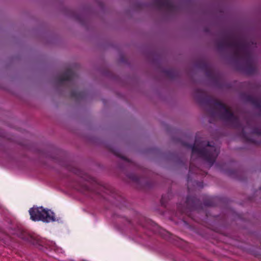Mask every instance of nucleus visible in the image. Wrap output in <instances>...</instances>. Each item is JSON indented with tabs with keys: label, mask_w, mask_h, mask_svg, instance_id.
I'll list each match as a JSON object with an SVG mask.
<instances>
[{
	"label": "nucleus",
	"mask_w": 261,
	"mask_h": 261,
	"mask_svg": "<svg viewBox=\"0 0 261 261\" xmlns=\"http://www.w3.org/2000/svg\"><path fill=\"white\" fill-rule=\"evenodd\" d=\"M166 75L171 79H175L178 75V72L174 69H169L164 71Z\"/></svg>",
	"instance_id": "9d476101"
},
{
	"label": "nucleus",
	"mask_w": 261,
	"mask_h": 261,
	"mask_svg": "<svg viewBox=\"0 0 261 261\" xmlns=\"http://www.w3.org/2000/svg\"><path fill=\"white\" fill-rule=\"evenodd\" d=\"M237 39H240V40H243L244 41H246V40L244 39H243V38L240 37L238 36H236L232 33H230L228 32H223L222 33H221V38L220 39L217 40V46L219 49H222L224 48L225 47L231 48L233 49V56L236 59V62H237V60H240V59L242 60L243 61V60L242 59V58L241 57L237 58L235 56V55H234V52L236 50L235 47H234L233 46H228L227 45H225L223 47H220L219 45V43L220 41H223L232 42L234 41V40H237Z\"/></svg>",
	"instance_id": "423d86ee"
},
{
	"label": "nucleus",
	"mask_w": 261,
	"mask_h": 261,
	"mask_svg": "<svg viewBox=\"0 0 261 261\" xmlns=\"http://www.w3.org/2000/svg\"><path fill=\"white\" fill-rule=\"evenodd\" d=\"M194 96L199 103L210 107L207 112L211 117L219 118L228 123L231 127L241 128L240 136L245 142L261 145V128L252 126L249 121H247L246 126L242 127L239 118L234 114L230 108L207 95L202 89H196Z\"/></svg>",
	"instance_id": "f257e3e1"
},
{
	"label": "nucleus",
	"mask_w": 261,
	"mask_h": 261,
	"mask_svg": "<svg viewBox=\"0 0 261 261\" xmlns=\"http://www.w3.org/2000/svg\"><path fill=\"white\" fill-rule=\"evenodd\" d=\"M225 45L235 47V56L237 58L241 57L243 60L244 63L243 65L238 66V70L242 71L248 75H253L255 73L256 68L254 65V59L246 41L237 39L232 42L223 41H220L219 43L220 47H223Z\"/></svg>",
	"instance_id": "7ed1b4c3"
},
{
	"label": "nucleus",
	"mask_w": 261,
	"mask_h": 261,
	"mask_svg": "<svg viewBox=\"0 0 261 261\" xmlns=\"http://www.w3.org/2000/svg\"><path fill=\"white\" fill-rule=\"evenodd\" d=\"M166 202V200L165 198V195H162L161 199V202L162 205L165 206V203Z\"/></svg>",
	"instance_id": "4468645a"
},
{
	"label": "nucleus",
	"mask_w": 261,
	"mask_h": 261,
	"mask_svg": "<svg viewBox=\"0 0 261 261\" xmlns=\"http://www.w3.org/2000/svg\"><path fill=\"white\" fill-rule=\"evenodd\" d=\"M85 96V92L83 91H77L73 90L71 92V96L76 99L83 98Z\"/></svg>",
	"instance_id": "9b49d317"
},
{
	"label": "nucleus",
	"mask_w": 261,
	"mask_h": 261,
	"mask_svg": "<svg viewBox=\"0 0 261 261\" xmlns=\"http://www.w3.org/2000/svg\"><path fill=\"white\" fill-rule=\"evenodd\" d=\"M115 154H116L117 156H119L120 158H121L124 161H126L128 164H129L130 165H133L134 164V163L130 162L128 159H127L126 158L120 155L119 154L114 152Z\"/></svg>",
	"instance_id": "ddd939ff"
},
{
	"label": "nucleus",
	"mask_w": 261,
	"mask_h": 261,
	"mask_svg": "<svg viewBox=\"0 0 261 261\" xmlns=\"http://www.w3.org/2000/svg\"><path fill=\"white\" fill-rule=\"evenodd\" d=\"M197 66L202 69L205 73L206 75L208 77H213L214 75V72L211 65L204 61H200Z\"/></svg>",
	"instance_id": "1a4fd4ad"
},
{
	"label": "nucleus",
	"mask_w": 261,
	"mask_h": 261,
	"mask_svg": "<svg viewBox=\"0 0 261 261\" xmlns=\"http://www.w3.org/2000/svg\"><path fill=\"white\" fill-rule=\"evenodd\" d=\"M166 232L169 235V236H170L171 235V233L169 232H167V231H166Z\"/></svg>",
	"instance_id": "dca6fc26"
},
{
	"label": "nucleus",
	"mask_w": 261,
	"mask_h": 261,
	"mask_svg": "<svg viewBox=\"0 0 261 261\" xmlns=\"http://www.w3.org/2000/svg\"><path fill=\"white\" fill-rule=\"evenodd\" d=\"M197 157V160H198V157H197V156H196Z\"/></svg>",
	"instance_id": "f3484780"
},
{
	"label": "nucleus",
	"mask_w": 261,
	"mask_h": 261,
	"mask_svg": "<svg viewBox=\"0 0 261 261\" xmlns=\"http://www.w3.org/2000/svg\"><path fill=\"white\" fill-rule=\"evenodd\" d=\"M29 213L31 219L34 221L49 222L55 220L54 213L50 210H46L42 207H33L30 209Z\"/></svg>",
	"instance_id": "39448f33"
},
{
	"label": "nucleus",
	"mask_w": 261,
	"mask_h": 261,
	"mask_svg": "<svg viewBox=\"0 0 261 261\" xmlns=\"http://www.w3.org/2000/svg\"><path fill=\"white\" fill-rule=\"evenodd\" d=\"M153 3L160 10L165 8L170 13H174L177 11V7L170 0H154Z\"/></svg>",
	"instance_id": "0eeeda50"
},
{
	"label": "nucleus",
	"mask_w": 261,
	"mask_h": 261,
	"mask_svg": "<svg viewBox=\"0 0 261 261\" xmlns=\"http://www.w3.org/2000/svg\"><path fill=\"white\" fill-rule=\"evenodd\" d=\"M76 74L71 69H67L63 73L57 77L58 83L62 85L65 81H72L76 77Z\"/></svg>",
	"instance_id": "6e6552de"
},
{
	"label": "nucleus",
	"mask_w": 261,
	"mask_h": 261,
	"mask_svg": "<svg viewBox=\"0 0 261 261\" xmlns=\"http://www.w3.org/2000/svg\"><path fill=\"white\" fill-rule=\"evenodd\" d=\"M260 189H261V188H260Z\"/></svg>",
	"instance_id": "a211bd4d"
},
{
	"label": "nucleus",
	"mask_w": 261,
	"mask_h": 261,
	"mask_svg": "<svg viewBox=\"0 0 261 261\" xmlns=\"http://www.w3.org/2000/svg\"><path fill=\"white\" fill-rule=\"evenodd\" d=\"M184 146L191 148L192 154L191 160L189 166V174L187 177L188 189L189 192L191 191V186H193L195 188H202L203 187V182L198 181H192L190 179V174L193 173L197 174L198 172L195 171L194 166V156H197L201 158L206 162L210 167H212L215 162L216 159L219 153V150L214 145H211L207 141H200L196 139L194 144L192 145L187 143H184Z\"/></svg>",
	"instance_id": "f03ea898"
},
{
	"label": "nucleus",
	"mask_w": 261,
	"mask_h": 261,
	"mask_svg": "<svg viewBox=\"0 0 261 261\" xmlns=\"http://www.w3.org/2000/svg\"><path fill=\"white\" fill-rule=\"evenodd\" d=\"M218 197H210L205 199L203 203L199 199L195 196L188 195L187 197L185 202V206H182V204L179 203L177 205V210L182 214H185L188 216L189 213L193 211H200L203 209V206H214L216 205L215 202L218 200Z\"/></svg>",
	"instance_id": "20e7f679"
},
{
	"label": "nucleus",
	"mask_w": 261,
	"mask_h": 261,
	"mask_svg": "<svg viewBox=\"0 0 261 261\" xmlns=\"http://www.w3.org/2000/svg\"><path fill=\"white\" fill-rule=\"evenodd\" d=\"M128 177L129 179H130L132 181L136 182L137 183H139L141 181V178L138 175L134 174H129L128 175Z\"/></svg>",
	"instance_id": "f8f14e48"
},
{
	"label": "nucleus",
	"mask_w": 261,
	"mask_h": 261,
	"mask_svg": "<svg viewBox=\"0 0 261 261\" xmlns=\"http://www.w3.org/2000/svg\"><path fill=\"white\" fill-rule=\"evenodd\" d=\"M236 171H226V173L229 176H232L234 174H236Z\"/></svg>",
	"instance_id": "2eb2a0df"
}]
</instances>
